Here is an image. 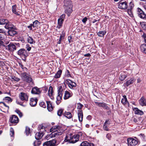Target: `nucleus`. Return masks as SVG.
I'll return each instance as SVG.
<instances>
[{
    "instance_id": "41",
    "label": "nucleus",
    "mask_w": 146,
    "mask_h": 146,
    "mask_svg": "<svg viewBox=\"0 0 146 146\" xmlns=\"http://www.w3.org/2000/svg\"><path fill=\"white\" fill-rule=\"evenodd\" d=\"M134 7V5L133 3L131 2L129 4L128 6H127V9H132Z\"/></svg>"
},
{
    "instance_id": "30",
    "label": "nucleus",
    "mask_w": 146,
    "mask_h": 146,
    "mask_svg": "<svg viewBox=\"0 0 146 146\" xmlns=\"http://www.w3.org/2000/svg\"><path fill=\"white\" fill-rule=\"evenodd\" d=\"M44 134V132L40 131L36 134L35 137H42Z\"/></svg>"
},
{
    "instance_id": "1",
    "label": "nucleus",
    "mask_w": 146,
    "mask_h": 146,
    "mask_svg": "<svg viewBox=\"0 0 146 146\" xmlns=\"http://www.w3.org/2000/svg\"><path fill=\"white\" fill-rule=\"evenodd\" d=\"M64 3L65 13L69 16L72 11V2L70 0H65Z\"/></svg>"
},
{
    "instance_id": "48",
    "label": "nucleus",
    "mask_w": 146,
    "mask_h": 146,
    "mask_svg": "<svg viewBox=\"0 0 146 146\" xmlns=\"http://www.w3.org/2000/svg\"><path fill=\"white\" fill-rule=\"evenodd\" d=\"M4 38V35L0 34V44H2L3 43L2 40Z\"/></svg>"
},
{
    "instance_id": "55",
    "label": "nucleus",
    "mask_w": 146,
    "mask_h": 146,
    "mask_svg": "<svg viewBox=\"0 0 146 146\" xmlns=\"http://www.w3.org/2000/svg\"><path fill=\"white\" fill-rule=\"evenodd\" d=\"M80 136H82V137H84V134H82V133L81 132H80L78 133V134L75 137H80Z\"/></svg>"
},
{
    "instance_id": "50",
    "label": "nucleus",
    "mask_w": 146,
    "mask_h": 146,
    "mask_svg": "<svg viewBox=\"0 0 146 146\" xmlns=\"http://www.w3.org/2000/svg\"><path fill=\"white\" fill-rule=\"evenodd\" d=\"M15 111L19 115L20 117H21L22 116L23 114L19 110H17Z\"/></svg>"
},
{
    "instance_id": "45",
    "label": "nucleus",
    "mask_w": 146,
    "mask_h": 146,
    "mask_svg": "<svg viewBox=\"0 0 146 146\" xmlns=\"http://www.w3.org/2000/svg\"><path fill=\"white\" fill-rule=\"evenodd\" d=\"M4 100H5L6 102H11L12 101V100L11 98L9 97H6L4 98L3 99Z\"/></svg>"
},
{
    "instance_id": "18",
    "label": "nucleus",
    "mask_w": 146,
    "mask_h": 146,
    "mask_svg": "<svg viewBox=\"0 0 146 146\" xmlns=\"http://www.w3.org/2000/svg\"><path fill=\"white\" fill-rule=\"evenodd\" d=\"M64 87L63 85L59 86L58 88V94L62 95L64 92Z\"/></svg>"
},
{
    "instance_id": "52",
    "label": "nucleus",
    "mask_w": 146,
    "mask_h": 146,
    "mask_svg": "<svg viewBox=\"0 0 146 146\" xmlns=\"http://www.w3.org/2000/svg\"><path fill=\"white\" fill-rule=\"evenodd\" d=\"M65 17V14H62V15L60 16V18L59 19L60 20L61 19L62 21H64V19Z\"/></svg>"
},
{
    "instance_id": "32",
    "label": "nucleus",
    "mask_w": 146,
    "mask_h": 146,
    "mask_svg": "<svg viewBox=\"0 0 146 146\" xmlns=\"http://www.w3.org/2000/svg\"><path fill=\"white\" fill-rule=\"evenodd\" d=\"M62 72V70H60L57 72L55 74L54 77L56 78H58L60 77V75L61 74Z\"/></svg>"
},
{
    "instance_id": "21",
    "label": "nucleus",
    "mask_w": 146,
    "mask_h": 146,
    "mask_svg": "<svg viewBox=\"0 0 146 146\" xmlns=\"http://www.w3.org/2000/svg\"><path fill=\"white\" fill-rule=\"evenodd\" d=\"M36 140L34 141L33 143L34 146H39L41 143V141L40 140L41 137H35Z\"/></svg>"
},
{
    "instance_id": "19",
    "label": "nucleus",
    "mask_w": 146,
    "mask_h": 146,
    "mask_svg": "<svg viewBox=\"0 0 146 146\" xmlns=\"http://www.w3.org/2000/svg\"><path fill=\"white\" fill-rule=\"evenodd\" d=\"M140 105L142 106H146V100L143 97H142L139 100Z\"/></svg>"
},
{
    "instance_id": "59",
    "label": "nucleus",
    "mask_w": 146,
    "mask_h": 146,
    "mask_svg": "<svg viewBox=\"0 0 146 146\" xmlns=\"http://www.w3.org/2000/svg\"><path fill=\"white\" fill-rule=\"evenodd\" d=\"M127 13L128 14L131 16L132 15V12H131V9H127Z\"/></svg>"
},
{
    "instance_id": "26",
    "label": "nucleus",
    "mask_w": 146,
    "mask_h": 146,
    "mask_svg": "<svg viewBox=\"0 0 146 146\" xmlns=\"http://www.w3.org/2000/svg\"><path fill=\"white\" fill-rule=\"evenodd\" d=\"M17 6L16 5L12 6V12L17 15H19L20 14L19 13L18 11L16 10Z\"/></svg>"
},
{
    "instance_id": "3",
    "label": "nucleus",
    "mask_w": 146,
    "mask_h": 146,
    "mask_svg": "<svg viewBox=\"0 0 146 146\" xmlns=\"http://www.w3.org/2000/svg\"><path fill=\"white\" fill-rule=\"evenodd\" d=\"M56 129L52 132L51 137H56L62 134L63 131L61 129L62 128V126L60 125H56Z\"/></svg>"
},
{
    "instance_id": "25",
    "label": "nucleus",
    "mask_w": 146,
    "mask_h": 146,
    "mask_svg": "<svg viewBox=\"0 0 146 146\" xmlns=\"http://www.w3.org/2000/svg\"><path fill=\"white\" fill-rule=\"evenodd\" d=\"M135 113L138 115H142L143 114V113L142 111L139 110L137 108H135L134 109Z\"/></svg>"
},
{
    "instance_id": "58",
    "label": "nucleus",
    "mask_w": 146,
    "mask_h": 146,
    "mask_svg": "<svg viewBox=\"0 0 146 146\" xmlns=\"http://www.w3.org/2000/svg\"><path fill=\"white\" fill-rule=\"evenodd\" d=\"M2 104L6 108H7V110H8L9 109V107L6 105V104L4 103V102H0V104Z\"/></svg>"
},
{
    "instance_id": "17",
    "label": "nucleus",
    "mask_w": 146,
    "mask_h": 146,
    "mask_svg": "<svg viewBox=\"0 0 146 146\" xmlns=\"http://www.w3.org/2000/svg\"><path fill=\"white\" fill-rule=\"evenodd\" d=\"M5 27V29H8L9 30V29H15V26L10 22H9L8 21V22L6 23Z\"/></svg>"
},
{
    "instance_id": "28",
    "label": "nucleus",
    "mask_w": 146,
    "mask_h": 146,
    "mask_svg": "<svg viewBox=\"0 0 146 146\" xmlns=\"http://www.w3.org/2000/svg\"><path fill=\"white\" fill-rule=\"evenodd\" d=\"M135 81V80L133 78H131L130 80H127L126 82L125 83V85L127 86H128L130 84H132Z\"/></svg>"
},
{
    "instance_id": "15",
    "label": "nucleus",
    "mask_w": 146,
    "mask_h": 146,
    "mask_svg": "<svg viewBox=\"0 0 146 146\" xmlns=\"http://www.w3.org/2000/svg\"><path fill=\"white\" fill-rule=\"evenodd\" d=\"M127 7V3L126 2L121 3L118 5L119 8L122 9H126Z\"/></svg>"
},
{
    "instance_id": "63",
    "label": "nucleus",
    "mask_w": 146,
    "mask_h": 146,
    "mask_svg": "<svg viewBox=\"0 0 146 146\" xmlns=\"http://www.w3.org/2000/svg\"><path fill=\"white\" fill-rule=\"evenodd\" d=\"M87 18L86 17H85L84 18L82 19V21L83 23H85L87 21Z\"/></svg>"
},
{
    "instance_id": "60",
    "label": "nucleus",
    "mask_w": 146,
    "mask_h": 146,
    "mask_svg": "<svg viewBox=\"0 0 146 146\" xmlns=\"http://www.w3.org/2000/svg\"><path fill=\"white\" fill-rule=\"evenodd\" d=\"M103 128L104 130L106 131H108V128L107 127V125H106L104 124V125L103 126Z\"/></svg>"
},
{
    "instance_id": "4",
    "label": "nucleus",
    "mask_w": 146,
    "mask_h": 146,
    "mask_svg": "<svg viewBox=\"0 0 146 146\" xmlns=\"http://www.w3.org/2000/svg\"><path fill=\"white\" fill-rule=\"evenodd\" d=\"M15 45H19V43L15 44L10 42L9 44L5 46V50L10 52H13L14 50H16V47Z\"/></svg>"
},
{
    "instance_id": "33",
    "label": "nucleus",
    "mask_w": 146,
    "mask_h": 146,
    "mask_svg": "<svg viewBox=\"0 0 146 146\" xmlns=\"http://www.w3.org/2000/svg\"><path fill=\"white\" fill-rule=\"evenodd\" d=\"M8 22V20L7 19H0V25H5Z\"/></svg>"
},
{
    "instance_id": "6",
    "label": "nucleus",
    "mask_w": 146,
    "mask_h": 146,
    "mask_svg": "<svg viewBox=\"0 0 146 146\" xmlns=\"http://www.w3.org/2000/svg\"><path fill=\"white\" fill-rule=\"evenodd\" d=\"M21 76L23 81L28 83L32 82V78L27 73H21Z\"/></svg>"
},
{
    "instance_id": "43",
    "label": "nucleus",
    "mask_w": 146,
    "mask_h": 146,
    "mask_svg": "<svg viewBox=\"0 0 146 146\" xmlns=\"http://www.w3.org/2000/svg\"><path fill=\"white\" fill-rule=\"evenodd\" d=\"M101 107L107 110H109L110 109L109 107L107 105L104 103H102V105L101 106Z\"/></svg>"
},
{
    "instance_id": "7",
    "label": "nucleus",
    "mask_w": 146,
    "mask_h": 146,
    "mask_svg": "<svg viewBox=\"0 0 146 146\" xmlns=\"http://www.w3.org/2000/svg\"><path fill=\"white\" fill-rule=\"evenodd\" d=\"M17 54L20 56L23 59L25 60L26 57L28 56L27 50L23 48H21L17 52Z\"/></svg>"
},
{
    "instance_id": "10",
    "label": "nucleus",
    "mask_w": 146,
    "mask_h": 146,
    "mask_svg": "<svg viewBox=\"0 0 146 146\" xmlns=\"http://www.w3.org/2000/svg\"><path fill=\"white\" fill-rule=\"evenodd\" d=\"M56 141L55 139L45 142L43 144V146H55L58 144H56Z\"/></svg>"
},
{
    "instance_id": "47",
    "label": "nucleus",
    "mask_w": 146,
    "mask_h": 146,
    "mask_svg": "<svg viewBox=\"0 0 146 146\" xmlns=\"http://www.w3.org/2000/svg\"><path fill=\"white\" fill-rule=\"evenodd\" d=\"M13 80L17 82L19 81L20 80V79L15 76H13L11 78Z\"/></svg>"
},
{
    "instance_id": "24",
    "label": "nucleus",
    "mask_w": 146,
    "mask_h": 146,
    "mask_svg": "<svg viewBox=\"0 0 146 146\" xmlns=\"http://www.w3.org/2000/svg\"><path fill=\"white\" fill-rule=\"evenodd\" d=\"M53 94V90L51 86H50L48 90V95L50 98L52 99L53 98V97L52 96Z\"/></svg>"
},
{
    "instance_id": "22",
    "label": "nucleus",
    "mask_w": 146,
    "mask_h": 146,
    "mask_svg": "<svg viewBox=\"0 0 146 146\" xmlns=\"http://www.w3.org/2000/svg\"><path fill=\"white\" fill-rule=\"evenodd\" d=\"M47 104V108L49 111H51L53 110V107L52 106L51 102L50 101H46Z\"/></svg>"
},
{
    "instance_id": "40",
    "label": "nucleus",
    "mask_w": 146,
    "mask_h": 146,
    "mask_svg": "<svg viewBox=\"0 0 146 146\" xmlns=\"http://www.w3.org/2000/svg\"><path fill=\"white\" fill-rule=\"evenodd\" d=\"M31 132L30 128L28 127H26V128L25 133L27 136L29 135V134Z\"/></svg>"
},
{
    "instance_id": "61",
    "label": "nucleus",
    "mask_w": 146,
    "mask_h": 146,
    "mask_svg": "<svg viewBox=\"0 0 146 146\" xmlns=\"http://www.w3.org/2000/svg\"><path fill=\"white\" fill-rule=\"evenodd\" d=\"M33 27V25L32 24H31L29 26H27V27L30 30H31L32 29V27Z\"/></svg>"
},
{
    "instance_id": "37",
    "label": "nucleus",
    "mask_w": 146,
    "mask_h": 146,
    "mask_svg": "<svg viewBox=\"0 0 146 146\" xmlns=\"http://www.w3.org/2000/svg\"><path fill=\"white\" fill-rule=\"evenodd\" d=\"M80 146H90V144L86 141L82 142L80 145Z\"/></svg>"
},
{
    "instance_id": "9",
    "label": "nucleus",
    "mask_w": 146,
    "mask_h": 146,
    "mask_svg": "<svg viewBox=\"0 0 146 146\" xmlns=\"http://www.w3.org/2000/svg\"><path fill=\"white\" fill-rule=\"evenodd\" d=\"M137 14L138 16L141 19L144 20L146 19V14L139 8H137Z\"/></svg>"
},
{
    "instance_id": "2",
    "label": "nucleus",
    "mask_w": 146,
    "mask_h": 146,
    "mask_svg": "<svg viewBox=\"0 0 146 146\" xmlns=\"http://www.w3.org/2000/svg\"><path fill=\"white\" fill-rule=\"evenodd\" d=\"M83 106L80 103L77 104V108L78 110V116L80 122H82L83 120V114L82 110H81Z\"/></svg>"
},
{
    "instance_id": "11",
    "label": "nucleus",
    "mask_w": 146,
    "mask_h": 146,
    "mask_svg": "<svg viewBox=\"0 0 146 146\" xmlns=\"http://www.w3.org/2000/svg\"><path fill=\"white\" fill-rule=\"evenodd\" d=\"M79 137H65L64 141L70 143H74L79 139Z\"/></svg>"
},
{
    "instance_id": "36",
    "label": "nucleus",
    "mask_w": 146,
    "mask_h": 146,
    "mask_svg": "<svg viewBox=\"0 0 146 146\" xmlns=\"http://www.w3.org/2000/svg\"><path fill=\"white\" fill-rule=\"evenodd\" d=\"M64 21L60 19H59L58 20V26H57V27L59 29L61 28V26H62V23Z\"/></svg>"
},
{
    "instance_id": "12",
    "label": "nucleus",
    "mask_w": 146,
    "mask_h": 146,
    "mask_svg": "<svg viewBox=\"0 0 146 146\" xmlns=\"http://www.w3.org/2000/svg\"><path fill=\"white\" fill-rule=\"evenodd\" d=\"M18 117L15 115H13L10 117L9 121L10 122L13 124H17L19 121Z\"/></svg>"
},
{
    "instance_id": "29",
    "label": "nucleus",
    "mask_w": 146,
    "mask_h": 146,
    "mask_svg": "<svg viewBox=\"0 0 146 146\" xmlns=\"http://www.w3.org/2000/svg\"><path fill=\"white\" fill-rule=\"evenodd\" d=\"M62 95H58L57 97V100L56 102L57 105H58L61 102V100L62 99Z\"/></svg>"
},
{
    "instance_id": "27",
    "label": "nucleus",
    "mask_w": 146,
    "mask_h": 146,
    "mask_svg": "<svg viewBox=\"0 0 146 146\" xmlns=\"http://www.w3.org/2000/svg\"><path fill=\"white\" fill-rule=\"evenodd\" d=\"M140 49L142 52L146 54V44H143L141 45Z\"/></svg>"
},
{
    "instance_id": "38",
    "label": "nucleus",
    "mask_w": 146,
    "mask_h": 146,
    "mask_svg": "<svg viewBox=\"0 0 146 146\" xmlns=\"http://www.w3.org/2000/svg\"><path fill=\"white\" fill-rule=\"evenodd\" d=\"M40 24V23L37 20H35L33 22V27H38Z\"/></svg>"
},
{
    "instance_id": "16",
    "label": "nucleus",
    "mask_w": 146,
    "mask_h": 146,
    "mask_svg": "<svg viewBox=\"0 0 146 146\" xmlns=\"http://www.w3.org/2000/svg\"><path fill=\"white\" fill-rule=\"evenodd\" d=\"M15 28L9 29L7 32L9 35L11 36H13L17 35L18 33L15 30Z\"/></svg>"
},
{
    "instance_id": "42",
    "label": "nucleus",
    "mask_w": 146,
    "mask_h": 146,
    "mask_svg": "<svg viewBox=\"0 0 146 146\" xmlns=\"http://www.w3.org/2000/svg\"><path fill=\"white\" fill-rule=\"evenodd\" d=\"M3 43L2 44H0V45H2L5 47V46H7L6 45L9 44V41L6 40L3 41Z\"/></svg>"
},
{
    "instance_id": "62",
    "label": "nucleus",
    "mask_w": 146,
    "mask_h": 146,
    "mask_svg": "<svg viewBox=\"0 0 146 146\" xmlns=\"http://www.w3.org/2000/svg\"><path fill=\"white\" fill-rule=\"evenodd\" d=\"M110 121L108 120L107 119L106 120L104 124L106 125L107 124H108V125L110 124Z\"/></svg>"
},
{
    "instance_id": "56",
    "label": "nucleus",
    "mask_w": 146,
    "mask_h": 146,
    "mask_svg": "<svg viewBox=\"0 0 146 146\" xmlns=\"http://www.w3.org/2000/svg\"><path fill=\"white\" fill-rule=\"evenodd\" d=\"M26 48L28 51H30L31 50V47L28 44L26 45Z\"/></svg>"
},
{
    "instance_id": "23",
    "label": "nucleus",
    "mask_w": 146,
    "mask_h": 146,
    "mask_svg": "<svg viewBox=\"0 0 146 146\" xmlns=\"http://www.w3.org/2000/svg\"><path fill=\"white\" fill-rule=\"evenodd\" d=\"M37 100L32 98L31 99L30 104L31 106H35L37 102Z\"/></svg>"
},
{
    "instance_id": "20",
    "label": "nucleus",
    "mask_w": 146,
    "mask_h": 146,
    "mask_svg": "<svg viewBox=\"0 0 146 146\" xmlns=\"http://www.w3.org/2000/svg\"><path fill=\"white\" fill-rule=\"evenodd\" d=\"M72 95V93H70L69 92L66 91L64 93V100H66L71 97Z\"/></svg>"
},
{
    "instance_id": "46",
    "label": "nucleus",
    "mask_w": 146,
    "mask_h": 146,
    "mask_svg": "<svg viewBox=\"0 0 146 146\" xmlns=\"http://www.w3.org/2000/svg\"><path fill=\"white\" fill-rule=\"evenodd\" d=\"M63 111V110L62 109H60L59 110L57 111V114L58 116H61L62 115V112Z\"/></svg>"
},
{
    "instance_id": "8",
    "label": "nucleus",
    "mask_w": 146,
    "mask_h": 146,
    "mask_svg": "<svg viewBox=\"0 0 146 146\" xmlns=\"http://www.w3.org/2000/svg\"><path fill=\"white\" fill-rule=\"evenodd\" d=\"M64 83L67 84L70 89H73L76 86V83L69 79L65 80Z\"/></svg>"
},
{
    "instance_id": "64",
    "label": "nucleus",
    "mask_w": 146,
    "mask_h": 146,
    "mask_svg": "<svg viewBox=\"0 0 146 146\" xmlns=\"http://www.w3.org/2000/svg\"><path fill=\"white\" fill-rule=\"evenodd\" d=\"M141 25L143 28H144V29H145V28L146 26H145V24H144V23H141Z\"/></svg>"
},
{
    "instance_id": "51",
    "label": "nucleus",
    "mask_w": 146,
    "mask_h": 146,
    "mask_svg": "<svg viewBox=\"0 0 146 146\" xmlns=\"http://www.w3.org/2000/svg\"><path fill=\"white\" fill-rule=\"evenodd\" d=\"M44 129V127L42 124L39 125L38 126V129L40 130L41 129Z\"/></svg>"
},
{
    "instance_id": "53",
    "label": "nucleus",
    "mask_w": 146,
    "mask_h": 146,
    "mask_svg": "<svg viewBox=\"0 0 146 146\" xmlns=\"http://www.w3.org/2000/svg\"><path fill=\"white\" fill-rule=\"evenodd\" d=\"M56 129V125H55L53 126L51 129H50V131H52L53 132L54 131V130Z\"/></svg>"
},
{
    "instance_id": "49",
    "label": "nucleus",
    "mask_w": 146,
    "mask_h": 146,
    "mask_svg": "<svg viewBox=\"0 0 146 146\" xmlns=\"http://www.w3.org/2000/svg\"><path fill=\"white\" fill-rule=\"evenodd\" d=\"M10 135L11 137L14 136V132L13 129L12 128H11L10 129Z\"/></svg>"
},
{
    "instance_id": "14",
    "label": "nucleus",
    "mask_w": 146,
    "mask_h": 146,
    "mask_svg": "<svg viewBox=\"0 0 146 146\" xmlns=\"http://www.w3.org/2000/svg\"><path fill=\"white\" fill-rule=\"evenodd\" d=\"M41 92L40 88L35 87L32 89L31 92L33 94H40Z\"/></svg>"
},
{
    "instance_id": "35",
    "label": "nucleus",
    "mask_w": 146,
    "mask_h": 146,
    "mask_svg": "<svg viewBox=\"0 0 146 146\" xmlns=\"http://www.w3.org/2000/svg\"><path fill=\"white\" fill-rule=\"evenodd\" d=\"M106 33V31H102L99 32L98 33V36L100 37H102Z\"/></svg>"
},
{
    "instance_id": "44",
    "label": "nucleus",
    "mask_w": 146,
    "mask_h": 146,
    "mask_svg": "<svg viewBox=\"0 0 146 146\" xmlns=\"http://www.w3.org/2000/svg\"><path fill=\"white\" fill-rule=\"evenodd\" d=\"M27 40L28 42L30 44H33V42L34 40L33 38L31 36H29L27 38Z\"/></svg>"
},
{
    "instance_id": "5",
    "label": "nucleus",
    "mask_w": 146,
    "mask_h": 146,
    "mask_svg": "<svg viewBox=\"0 0 146 146\" xmlns=\"http://www.w3.org/2000/svg\"><path fill=\"white\" fill-rule=\"evenodd\" d=\"M127 141L128 146H135L139 143L138 140L137 138H129L127 139Z\"/></svg>"
},
{
    "instance_id": "13",
    "label": "nucleus",
    "mask_w": 146,
    "mask_h": 146,
    "mask_svg": "<svg viewBox=\"0 0 146 146\" xmlns=\"http://www.w3.org/2000/svg\"><path fill=\"white\" fill-rule=\"evenodd\" d=\"M20 99L22 101H27L28 100V96L27 94L21 92L19 95Z\"/></svg>"
},
{
    "instance_id": "31",
    "label": "nucleus",
    "mask_w": 146,
    "mask_h": 146,
    "mask_svg": "<svg viewBox=\"0 0 146 146\" xmlns=\"http://www.w3.org/2000/svg\"><path fill=\"white\" fill-rule=\"evenodd\" d=\"M64 116L68 119H70L72 117V114L71 113L68 112H65L64 114Z\"/></svg>"
},
{
    "instance_id": "54",
    "label": "nucleus",
    "mask_w": 146,
    "mask_h": 146,
    "mask_svg": "<svg viewBox=\"0 0 146 146\" xmlns=\"http://www.w3.org/2000/svg\"><path fill=\"white\" fill-rule=\"evenodd\" d=\"M40 106L43 108H45L46 107L45 105L44 102H40L39 104Z\"/></svg>"
},
{
    "instance_id": "39",
    "label": "nucleus",
    "mask_w": 146,
    "mask_h": 146,
    "mask_svg": "<svg viewBox=\"0 0 146 146\" xmlns=\"http://www.w3.org/2000/svg\"><path fill=\"white\" fill-rule=\"evenodd\" d=\"M127 76L126 75L121 74L119 77V80L121 81H123Z\"/></svg>"
},
{
    "instance_id": "57",
    "label": "nucleus",
    "mask_w": 146,
    "mask_h": 146,
    "mask_svg": "<svg viewBox=\"0 0 146 146\" xmlns=\"http://www.w3.org/2000/svg\"><path fill=\"white\" fill-rule=\"evenodd\" d=\"M95 104L97 106H99L101 107V106L102 103L100 102H95Z\"/></svg>"
},
{
    "instance_id": "34",
    "label": "nucleus",
    "mask_w": 146,
    "mask_h": 146,
    "mask_svg": "<svg viewBox=\"0 0 146 146\" xmlns=\"http://www.w3.org/2000/svg\"><path fill=\"white\" fill-rule=\"evenodd\" d=\"M123 98H122L121 100V102L124 105L126 104L127 102H128L126 96L125 95L123 96Z\"/></svg>"
}]
</instances>
